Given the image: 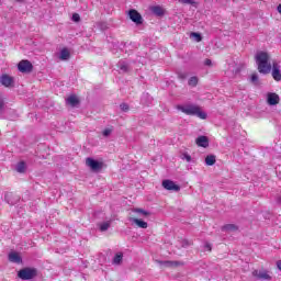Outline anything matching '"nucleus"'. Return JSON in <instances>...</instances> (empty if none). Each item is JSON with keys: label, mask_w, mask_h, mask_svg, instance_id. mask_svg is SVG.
I'll return each instance as SVG.
<instances>
[{"label": "nucleus", "mask_w": 281, "mask_h": 281, "mask_svg": "<svg viewBox=\"0 0 281 281\" xmlns=\"http://www.w3.org/2000/svg\"><path fill=\"white\" fill-rule=\"evenodd\" d=\"M222 232H238V226L235 224H227L222 227Z\"/></svg>", "instance_id": "a211bd4d"}, {"label": "nucleus", "mask_w": 281, "mask_h": 281, "mask_svg": "<svg viewBox=\"0 0 281 281\" xmlns=\"http://www.w3.org/2000/svg\"><path fill=\"white\" fill-rule=\"evenodd\" d=\"M34 66H32V63L30 60H21L18 64V69L21 71V74H30L32 72V69Z\"/></svg>", "instance_id": "39448f33"}, {"label": "nucleus", "mask_w": 281, "mask_h": 281, "mask_svg": "<svg viewBox=\"0 0 281 281\" xmlns=\"http://www.w3.org/2000/svg\"><path fill=\"white\" fill-rule=\"evenodd\" d=\"M192 38H195L196 43H201L202 37L199 33H191Z\"/></svg>", "instance_id": "7c9ffc66"}, {"label": "nucleus", "mask_w": 281, "mask_h": 281, "mask_svg": "<svg viewBox=\"0 0 281 281\" xmlns=\"http://www.w3.org/2000/svg\"><path fill=\"white\" fill-rule=\"evenodd\" d=\"M72 21H74L75 23H80V14L74 13V14H72Z\"/></svg>", "instance_id": "72a5a7b5"}, {"label": "nucleus", "mask_w": 281, "mask_h": 281, "mask_svg": "<svg viewBox=\"0 0 281 281\" xmlns=\"http://www.w3.org/2000/svg\"><path fill=\"white\" fill-rule=\"evenodd\" d=\"M100 232H106L111 227V222H103L99 224Z\"/></svg>", "instance_id": "b1692460"}, {"label": "nucleus", "mask_w": 281, "mask_h": 281, "mask_svg": "<svg viewBox=\"0 0 281 281\" xmlns=\"http://www.w3.org/2000/svg\"><path fill=\"white\" fill-rule=\"evenodd\" d=\"M272 78L277 82L281 80L280 64H278V61L272 63Z\"/></svg>", "instance_id": "9d476101"}, {"label": "nucleus", "mask_w": 281, "mask_h": 281, "mask_svg": "<svg viewBox=\"0 0 281 281\" xmlns=\"http://www.w3.org/2000/svg\"><path fill=\"white\" fill-rule=\"evenodd\" d=\"M204 247L207 249V251H212V244L205 243Z\"/></svg>", "instance_id": "e433bc0d"}, {"label": "nucleus", "mask_w": 281, "mask_h": 281, "mask_svg": "<svg viewBox=\"0 0 281 281\" xmlns=\"http://www.w3.org/2000/svg\"><path fill=\"white\" fill-rule=\"evenodd\" d=\"M26 169H27V167L25 166V162H24V161H20V162H18V165L15 166L16 172H20V173L25 172Z\"/></svg>", "instance_id": "412c9836"}, {"label": "nucleus", "mask_w": 281, "mask_h": 281, "mask_svg": "<svg viewBox=\"0 0 281 281\" xmlns=\"http://www.w3.org/2000/svg\"><path fill=\"white\" fill-rule=\"evenodd\" d=\"M9 260H10V262H15V265H20L21 256H19L18 252H10L9 254Z\"/></svg>", "instance_id": "2eb2a0df"}, {"label": "nucleus", "mask_w": 281, "mask_h": 281, "mask_svg": "<svg viewBox=\"0 0 281 281\" xmlns=\"http://www.w3.org/2000/svg\"><path fill=\"white\" fill-rule=\"evenodd\" d=\"M277 11L279 12V14H281V4L277 7Z\"/></svg>", "instance_id": "4c0bfd02"}, {"label": "nucleus", "mask_w": 281, "mask_h": 281, "mask_svg": "<svg viewBox=\"0 0 281 281\" xmlns=\"http://www.w3.org/2000/svg\"><path fill=\"white\" fill-rule=\"evenodd\" d=\"M252 276L258 280H271V274L267 270H254Z\"/></svg>", "instance_id": "6e6552de"}, {"label": "nucleus", "mask_w": 281, "mask_h": 281, "mask_svg": "<svg viewBox=\"0 0 281 281\" xmlns=\"http://www.w3.org/2000/svg\"><path fill=\"white\" fill-rule=\"evenodd\" d=\"M128 15L131 21H133V23H136V25H142V23H144V19L142 18V14L137 12V10H130Z\"/></svg>", "instance_id": "423d86ee"}, {"label": "nucleus", "mask_w": 281, "mask_h": 281, "mask_svg": "<svg viewBox=\"0 0 281 281\" xmlns=\"http://www.w3.org/2000/svg\"><path fill=\"white\" fill-rule=\"evenodd\" d=\"M162 188H165V190H172L173 192H179L181 190V187L176 184L172 180H164Z\"/></svg>", "instance_id": "1a4fd4ad"}, {"label": "nucleus", "mask_w": 281, "mask_h": 281, "mask_svg": "<svg viewBox=\"0 0 281 281\" xmlns=\"http://www.w3.org/2000/svg\"><path fill=\"white\" fill-rule=\"evenodd\" d=\"M189 87H196L199 85V77H191L188 81Z\"/></svg>", "instance_id": "393cba45"}, {"label": "nucleus", "mask_w": 281, "mask_h": 281, "mask_svg": "<svg viewBox=\"0 0 281 281\" xmlns=\"http://www.w3.org/2000/svg\"><path fill=\"white\" fill-rule=\"evenodd\" d=\"M120 109H121V111H123L124 113H128V111H130V106H128L127 103H121V104H120Z\"/></svg>", "instance_id": "c85d7f7f"}, {"label": "nucleus", "mask_w": 281, "mask_h": 281, "mask_svg": "<svg viewBox=\"0 0 281 281\" xmlns=\"http://www.w3.org/2000/svg\"><path fill=\"white\" fill-rule=\"evenodd\" d=\"M178 111L186 113V115H196V117H200V120L207 119V113L201 111V108H199V105H194V104L178 105Z\"/></svg>", "instance_id": "f03ea898"}, {"label": "nucleus", "mask_w": 281, "mask_h": 281, "mask_svg": "<svg viewBox=\"0 0 281 281\" xmlns=\"http://www.w3.org/2000/svg\"><path fill=\"white\" fill-rule=\"evenodd\" d=\"M216 164V156L214 155H209L205 157V165L206 166H214Z\"/></svg>", "instance_id": "6ab92c4d"}, {"label": "nucleus", "mask_w": 281, "mask_h": 281, "mask_svg": "<svg viewBox=\"0 0 281 281\" xmlns=\"http://www.w3.org/2000/svg\"><path fill=\"white\" fill-rule=\"evenodd\" d=\"M179 3H183L186 5H194V0H178Z\"/></svg>", "instance_id": "473e14b6"}, {"label": "nucleus", "mask_w": 281, "mask_h": 281, "mask_svg": "<svg viewBox=\"0 0 281 281\" xmlns=\"http://www.w3.org/2000/svg\"><path fill=\"white\" fill-rule=\"evenodd\" d=\"M151 12L156 16H164V8H161L159 5L151 7Z\"/></svg>", "instance_id": "f3484780"}, {"label": "nucleus", "mask_w": 281, "mask_h": 281, "mask_svg": "<svg viewBox=\"0 0 281 281\" xmlns=\"http://www.w3.org/2000/svg\"><path fill=\"white\" fill-rule=\"evenodd\" d=\"M130 222L138 226L140 229H147L148 223L137 217H130Z\"/></svg>", "instance_id": "f8f14e48"}, {"label": "nucleus", "mask_w": 281, "mask_h": 281, "mask_svg": "<svg viewBox=\"0 0 281 281\" xmlns=\"http://www.w3.org/2000/svg\"><path fill=\"white\" fill-rule=\"evenodd\" d=\"M117 67L123 74L131 71V66L124 60L119 61Z\"/></svg>", "instance_id": "4468645a"}, {"label": "nucleus", "mask_w": 281, "mask_h": 281, "mask_svg": "<svg viewBox=\"0 0 281 281\" xmlns=\"http://www.w3.org/2000/svg\"><path fill=\"white\" fill-rule=\"evenodd\" d=\"M13 194L12 193H5L4 195V201L9 204V205H14V201L12 200Z\"/></svg>", "instance_id": "a878e982"}, {"label": "nucleus", "mask_w": 281, "mask_h": 281, "mask_svg": "<svg viewBox=\"0 0 281 281\" xmlns=\"http://www.w3.org/2000/svg\"><path fill=\"white\" fill-rule=\"evenodd\" d=\"M0 83L2 87H7L8 89L14 87V77H11L10 75H2L0 77Z\"/></svg>", "instance_id": "0eeeda50"}, {"label": "nucleus", "mask_w": 281, "mask_h": 281, "mask_svg": "<svg viewBox=\"0 0 281 281\" xmlns=\"http://www.w3.org/2000/svg\"><path fill=\"white\" fill-rule=\"evenodd\" d=\"M204 65H206V67H212V59H205Z\"/></svg>", "instance_id": "c9c22d12"}, {"label": "nucleus", "mask_w": 281, "mask_h": 281, "mask_svg": "<svg viewBox=\"0 0 281 281\" xmlns=\"http://www.w3.org/2000/svg\"><path fill=\"white\" fill-rule=\"evenodd\" d=\"M36 276H38L36 268H23L18 272L20 280H33Z\"/></svg>", "instance_id": "7ed1b4c3"}, {"label": "nucleus", "mask_w": 281, "mask_h": 281, "mask_svg": "<svg viewBox=\"0 0 281 281\" xmlns=\"http://www.w3.org/2000/svg\"><path fill=\"white\" fill-rule=\"evenodd\" d=\"M132 212L138 214V216H150V213H148V211H144V209H133Z\"/></svg>", "instance_id": "5701e85b"}, {"label": "nucleus", "mask_w": 281, "mask_h": 281, "mask_svg": "<svg viewBox=\"0 0 281 281\" xmlns=\"http://www.w3.org/2000/svg\"><path fill=\"white\" fill-rule=\"evenodd\" d=\"M160 265L162 267H179V265H181V262H179V261H160Z\"/></svg>", "instance_id": "4be33fe9"}, {"label": "nucleus", "mask_w": 281, "mask_h": 281, "mask_svg": "<svg viewBox=\"0 0 281 281\" xmlns=\"http://www.w3.org/2000/svg\"><path fill=\"white\" fill-rule=\"evenodd\" d=\"M66 102L67 104H70V106H78L80 101L77 95H70L67 98Z\"/></svg>", "instance_id": "dca6fc26"}, {"label": "nucleus", "mask_w": 281, "mask_h": 281, "mask_svg": "<svg viewBox=\"0 0 281 281\" xmlns=\"http://www.w3.org/2000/svg\"><path fill=\"white\" fill-rule=\"evenodd\" d=\"M123 258H124V255H122V252L116 254V255L114 256V259H113L114 265H120V262H122V259H123Z\"/></svg>", "instance_id": "bb28decb"}, {"label": "nucleus", "mask_w": 281, "mask_h": 281, "mask_svg": "<svg viewBox=\"0 0 281 281\" xmlns=\"http://www.w3.org/2000/svg\"><path fill=\"white\" fill-rule=\"evenodd\" d=\"M178 78H180V80H186V78H188V75L186 72H179Z\"/></svg>", "instance_id": "f704fd0d"}, {"label": "nucleus", "mask_w": 281, "mask_h": 281, "mask_svg": "<svg viewBox=\"0 0 281 281\" xmlns=\"http://www.w3.org/2000/svg\"><path fill=\"white\" fill-rule=\"evenodd\" d=\"M195 144L202 148H207V146H210V140L206 138V136H199L195 140Z\"/></svg>", "instance_id": "ddd939ff"}, {"label": "nucleus", "mask_w": 281, "mask_h": 281, "mask_svg": "<svg viewBox=\"0 0 281 281\" xmlns=\"http://www.w3.org/2000/svg\"><path fill=\"white\" fill-rule=\"evenodd\" d=\"M181 159H186V161H188V164H190V161H192V156H190L188 153H183L181 155Z\"/></svg>", "instance_id": "c756f323"}, {"label": "nucleus", "mask_w": 281, "mask_h": 281, "mask_svg": "<svg viewBox=\"0 0 281 281\" xmlns=\"http://www.w3.org/2000/svg\"><path fill=\"white\" fill-rule=\"evenodd\" d=\"M111 133H113V127H108L103 130L102 135L103 137H110Z\"/></svg>", "instance_id": "cd10ccee"}, {"label": "nucleus", "mask_w": 281, "mask_h": 281, "mask_svg": "<svg viewBox=\"0 0 281 281\" xmlns=\"http://www.w3.org/2000/svg\"><path fill=\"white\" fill-rule=\"evenodd\" d=\"M69 50L67 48H64L60 50L59 59L60 60H69Z\"/></svg>", "instance_id": "aec40b11"}, {"label": "nucleus", "mask_w": 281, "mask_h": 281, "mask_svg": "<svg viewBox=\"0 0 281 281\" xmlns=\"http://www.w3.org/2000/svg\"><path fill=\"white\" fill-rule=\"evenodd\" d=\"M250 82H252V85H258V74L251 75Z\"/></svg>", "instance_id": "2f4dec72"}, {"label": "nucleus", "mask_w": 281, "mask_h": 281, "mask_svg": "<svg viewBox=\"0 0 281 281\" xmlns=\"http://www.w3.org/2000/svg\"><path fill=\"white\" fill-rule=\"evenodd\" d=\"M270 58L271 57L268 55L267 52H259L256 54L255 60H256L259 74H263V75L271 74L272 67H271V63H269Z\"/></svg>", "instance_id": "f257e3e1"}, {"label": "nucleus", "mask_w": 281, "mask_h": 281, "mask_svg": "<svg viewBox=\"0 0 281 281\" xmlns=\"http://www.w3.org/2000/svg\"><path fill=\"white\" fill-rule=\"evenodd\" d=\"M188 245H191L190 241H184L183 247H187Z\"/></svg>", "instance_id": "58836bf2"}, {"label": "nucleus", "mask_w": 281, "mask_h": 281, "mask_svg": "<svg viewBox=\"0 0 281 281\" xmlns=\"http://www.w3.org/2000/svg\"><path fill=\"white\" fill-rule=\"evenodd\" d=\"M86 166H88V168H90V170H92V172H100V170H102V168H104V161L95 160L91 157H88L86 159Z\"/></svg>", "instance_id": "20e7f679"}, {"label": "nucleus", "mask_w": 281, "mask_h": 281, "mask_svg": "<svg viewBox=\"0 0 281 281\" xmlns=\"http://www.w3.org/2000/svg\"><path fill=\"white\" fill-rule=\"evenodd\" d=\"M267 102L270 106H276V104H280V95L270 92L268 93Z\"/></svg>", "instance_id": "9b49d317"}]
</instances>
